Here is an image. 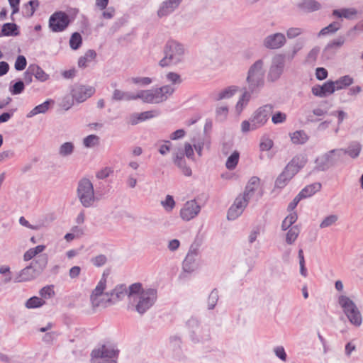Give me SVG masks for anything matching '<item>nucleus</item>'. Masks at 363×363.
<instances>
[{
	"label": "nucleus",
	"mask_w": 363,
	"mask_h": 363,
	"mask_svg": "<svg viewBox=\"0 0 363 363\" xmlns=\"http://www.w3.org/2000/svg\"><path fill=\"white\" fill-rule=\"evenodd\" d=\"M250 94H252L249 90L248 91H245L242 96L240 97V99H239V101H238L237 104H236V111L238 112V113H240L244 106L247 105V104L248 103V101H250Z\"/></svg>",
	"instance_id": "obj_48"
},
{
	"label": "nucleus",
	"mask_w": 363,
	"mask_h": 363,
	"mask_svg": "<svg viewBox=\"0 0 363 363\" xmlns=\"http://www.w3.org/2000/svg\"><path fill=\"white\" fill-rule=\"evenodd\" d=\"M106 286V278L105 274H103L101 280L98 282L96 288L93 290L90 301L94 308L97 307L106 308L112 306L113 303H107L106 300L110 298L109 292L104 293Z\"/></svg>",
	"instance_id": "obj_8"
},
{
	"label": "nucleus",
	"mask_w": 363,
	"mask_h": 363,
	"mask_svg": "<svg viewBox=\"0 0 363 363\" xmlns=\"http://www.w3.org/2000/svg\"><path fill=\"white\" fill-rule=\"evenodd\" d=\"M99 143V138L96 135H89L83 140V145L87 148L96 146Z\"/></svg>",
	"instance_id": "obj_53"
},
{
	"label": "nucleus",
	"mask_w": 363,
	"mask_h": 363,
	"mask_svg": "<svg viewBox=\"0 0 363 363\" xmlns=\"http://www.w3.org/2000/svg\"><path fill=\"white\" fill-rule=\"evenodd\" d=\"M297 218L298 216L296 213L295 212L291 213L289 216H287L282 221V230H286L288 229H290V227L296 221Z\"/></svg>",
	"instance_id": "obj_47"
},
{
	"label": "nucleus",
	"mask_w": 363,
	"mask_h": 363,
	"mask_svg": "<svg viewBox=\"0 0 363 363\" xmlns=\"http://www.w3.org/2000/svg\"><path fill=\"white\" fill-rule=\"evenodd\" d=\"M2 36H17L19 35L18 26L13 23H6L1 30Z\"/></svg>",
	"instance_id": "obj_33"
},
{
	"label": "nucleus",
	"mask_w": 363,
	"mask_h": 363,
	"mask_svg": "<svg viewBox=\"0 0 363 363\" xmlns=\"http://www.w3.org/2000/svg\"><path fill=\"white\" fill-rule=\"evenodd\" d=\"M160 112L157 110H152V111H144L142 113H138L140 116V121H145L146 120L152 118L155 116H157L159 115Z\"/></svg>",
	"instance_id": "obj_58"
},
{
	"label": "nucleus",
	"mask_w": 363,
	"mask_h": 363,
	"mask_svg": "<svg viewBox=\"0 0 363 363\" xmlns=\"http://www.w3.org/2000/svg\"><path fill=\"white\" fill-rule=\"evenodd\" d=\"M240 153L238 151L235 150L227 159L225 167L229 170H233L239 161Z\"/></svg>",
	"instance_id": "obj_44"
},
{
	"label": "nucleus",
	"mask_w": 363,
	"mask_h": 363,
	"mask_svg": "<svg viewBox=\"0 0 363 363\" xmlns=\"http://www.w3.org/2000/svg\"><path fill=\"white\" fill-rule=\"evenodd\" d=\"M362 145L358 141H352L346 148H340L342 150V156L347 155L352 159H357L362 151Z\"/></svg>",
	"instance_id": "obj_25"
},
{
	"label": "nucleus",
	"mask_w": 363,
	"mask_h": 363,
	"mask_svg": "<svg viewBox=\"0 0 363 363\" xmlns=\"http://www.w3.org/2000/svg\"><path fill=\"white\" fill-rule=\"evenodd\" d=\"M320 52V48L318 47V46H315L314 48H313L308 53L307 56H306V62L308 63H313L314 62L317 57H318V55Z\"/></svg>",
	"instance_id": "obj_56"
},
{
	"label": "nucleus",
	"mask_w": 363,
	"mask_h": 363,
	"mask_svg": "<svg viewBox=\"0 0 363 363\" xmlns=\"http://www.w3.org/2000/svg\"><path fill=\"white\" fill-rule=\"evenodd\" d=\"M119 351L112 346L102 345L91 352V363H117Z\"/></svg>",
	"instance_id": "obj_10"
},
{
	"label": "nucleus",
	"mask_w": 363,
	"mask_h": 363,
	"mask_svg": "<svg viewBox=\"0 0 363 363\" xmlns=\"http://www.w3.org/2000/svg\"><path fill=\"white\" fill-rule=\"evenodd\" d=\"M311 91L313 95L318 97H325L335 92L334 84L328 81L323 85H315L312 87Z\"/></svg>",
	"instance_id": "obj_24"
},
{
	"label": "nucleus",
	"mask_w": 363,
	"mask_h": 363,
	"mask_svg": "<svg viewBox=\"0 0 363 363\" xmlns=\"http://www.w3.org/2000/svg\"><path fill=\"white\" fill-rule=\"evenodd\" d=\"M216 116L220 120H223L226 118L228 113V108L226 106H220L216 108Z\"/></svg>",
	"instance_id": "obj_64"
},
{
	"label": "nucleus",
	"mask_w": 363,
	"mask_h": 363,
	"mask_svg": "<svg viewBox=\"0 0 363 363\" xmlns=\"http://www.w3.org/2000/svg\"><path fill=\"white\" fill-rule=\"evenodd\" d=\"M342 27L340 21H333L326 27L322 28L318 34V37L333 34L338 31Z\"/></svg>",
	"instance_id": "obj_37"
},
{
	"label": "nucleus",
	"mask_w": 363,
	"mask_h": 363,
	"mask_svg": "<svg viewBox=\"0 0 363 363\" xmlns=\"http://www.w3.org/2000/svg\"><path fill=\"white\" fill-rule=\"evenodd\" d=\"M96 57V53L93 50H89L86 52L84 56L81 57L78 61L79 67H86L87 63L91 62Z\"/></svg>",
	"instance_id": "obj_42"
},
{
	"label": "nucleus",
	"mask_w": 363,
	"mask_h": 363,
	"mask_svg": "<svg viewBox=\"0 0 363 363\" xmlns=\"http://www.w3.org/2000/svg\"><path fill=\"white\" fill-rule=\"evenodd\" d=\"M30 71L33 74L35 77L40 82H45L49 78V75L37 65H30Z\"/></svg>",
	"instance_id": "obj_41"
},
{
	"label": "nucleus",
	"mask_w": 363,
	"mask_h": 363,
	"mask_svg": "<svg viewBox=\"0 0 363 363\" xmlns=\"http://www.w3.org/2000/svg\"><path fill=\"white\" fill-rule=\"evenodd\" d=\"M338 220V216L335 214H331L322 220V222L320 224V228H325L330 227L336 223V222Z\"/></svg>",
	"instance_id": "obj_51"
},
{
	"label": "nucleus",
	"mask_w": 363,
	"mask_h": 363,
	"mask_svg": "<svg viewBox=\"0 0 363 363\" xmlns=\"http://www.w3.org/2000/svg\"><path fill=\"white\" fill-rule=\"evenodd\" d=\"M259 182V179L257 177H253L250 179L249 183L247 184L244 192L246 194V196H253L255 188L258 186Z\"/></svg>",
	"instance_id": "obj_46"
},
{
	"label": "nucleus",
	"mask_w": 363,
	"mask_h": 363,
	"mask_svg": "<svg viewBox=\"0 0 363 363\" xmlns=\"http://www.w3.org/2000/svg\"><path fill=\"white\" fill-rule=\"evenodd\" d=\"M218 300V291L217 289H213L210 293L208 300H207V306L208 310H212L215 308Z\"/></svg>",
	"instance_id": "obj_52"
},
{
	"label": "nucleus",
	"mask_w": 363,
	"mask_h": 363,
	"mask_svg": "<svg viewBox=\"0 0 363 363\" xmlns=\"http://www.w3.org/2000/svg\"><path fill=\"white\" fill-rule=\"evenodd\" d=\"M77 196L84 207L89 208L93 206L96 198L93 184L89 179L83 178L79 182Z\"/></svg>",
	"instance_id": "obj_9"
},
{
	"label": "nucleus",
	"mask_w": 363,
	"mask_h": 363,
	"mask_svg": "<svg viewBox=\"0 0 363 363\" xmlns=\"http://www.w3.org/2000/svg\"><path fill=\"white\" fill-rule=\"evenodd\" d=\"M337 301L350 323L359 327L362 323V316L355 303L345 295L339 296Z\"/></svg>",
	"instance_id": "obj_7"
},
{
	"label": "nucleus",
	"mask_w": 363,
	"mask_h": 363,
	"mask_svg": "<svg viewBox=\"0 0 363 363\" xmlns=\"http://www.w3.org/2000/svg\"><path fill=\"white\" fill-rule=\"evenodd\" d=\"M157 289L143 288L141 283H134L129 286L128 308L135 310L140 315L145 313L156 302Z\"/></svg>",
	"instance_id": "obj_1"
},
{
	"label": "nucleus",
	"mask_w": 363,
	"mask_h": 363,
	"mask_svg": "<svg viewBox=\"0 0 363 363\" xmlns=\"http://www.w3.org/2000/svg\"><path fill=\"white\" fill-rule=\"evenodd\" d=\"M286 120V113L277 111L275 113H274L272 116V121L274 124H279L283 123Z\"/></svg>",
	"instance_id": "obj_61"
},
{
	"label": "nucleus",
	"mask_w": 363,
	"mask_h": 363,
	"mask_svg": "<svg viewBox=\"0 0 363 363\" xmlns=\"http://www.w3.org/2000/svg\"><path fill=\"white\" fill-rule=\"evenodd\" d=\"M298 8L305 12H313L321 9V4L315 0H303L298 5Z\"/></svg>",
	"instance_id": "obj_30"
},
{
	"label": "nucleus",
	"mask_w": 363,
	"mask_h": 363,
	"mask_svg": "<svg viewBox=\"0 0 363 363\" xmlns=\"http://www.w3.org/2000/svg\"><path fill=\"white\" fill-rule=\"evenodd\" d=\"M82 43V38L80 33H74L69 39V46L72 50H77L80 48Z\"/></svg>",
	"instance_id": "obj_49"
},
{
	"label": "nucleus",
	"mask_w": 363,
	"mask_h": 363,
	"mask_svg": "<svg viewBox=\"0 0 363 363\" xmlns=\"http://www.w3.org/2000/svg\"><path fill=\"white\" fill-rule=\"evenodd\" d=\"M48 256L45 254L38 256L30 265L35 269V272L39 275L44 271L48 264Z\"/></svg>",
	"instance_id": "obj_29"
},
{
	"label": "nucleus",
	"mask_w": 363,
	"mask_h": 363,
	"mask_svg": "<svg viewBox=\"0 0 363 363\" xmlns=\"http://www.w3.org/2000/svg\"><path fill=\"white\" fill-rule=\"evenodd\" d=\"M164 57L159 62L160 66H177L184 62L185 48L178 41L168 40L164 48Z\"/></svg>",
	"instance_id": "obj_3"
},
{
	"label": "nucleus",
	"mask_w": 363,
	"mask_h": 363,
	"mask_svg": "<svg viewBox=\"0 0 363 363\" xmlns=\"http://www.w3.org/2000/svg\"><path fill=\"white\" fill-rule=\"evenodd\" d=\"M286 43V37L283 33H276L267 35L263 41L265 48L276 50L281 48Z\"/></svg>",
	"instance_id": "obj_18"
},
{
	"label": "nucleus",
	"mask_w": 363,
	"mask_h": 363,
	"mask_svg": "<svg viewBox=\"0 0 363 363\" xmlns=\"http://www.w3.org/2000/svg\"><path fill=\"white\" fill-rule=\"evenodd\" d=\"M71 23L69 16L64 11H55L49 18V28L54 33L65 30Z\"/></svg>",
	"instance_id": "obj_13"
},
{
	"label": "nucleus",
	"mask_w": 363,
	"mask_h": 363,
	"mask_svg": "<svg viewBox=\"0 0 363 363\" xmlns=\"http://www.w3.org/2000/svg\"><path fill=\"white\" fill-rule=\"evenodd\" d=\"M358 11L354 8H342L334 9L332 11V16L337 18H346L348 20L354 19Z\"/></svg>",
	"instance_id": "obj_26"
},
{
	"label": "nucleus",
	"mask_w": 363,
	"mask_h": 363,
	"mask_svg": "<svg viewBox=\"0 0 363 363\" xmlns=\"http://www.w3.org/2000/svg\"><path fill=\"white\" fill-rule=\"evenodd\" d=\"M342 157V150L340 148L328 151L315 160V169L318 171H326L335 166Z\"/></svg>",
	"instance_id": "obj_12"
},
{
	"label": "nucleus",
	"mask_w": 363,
	"mask_h": 363,
	"mask_svg": "<svg viewBox=\"0 0 363 363\" xmlns=\"http://www.w3.org/2000/svg\"><path fill=\"white\" fill-rule=\"evenodd\" d=\"M291 140L294 144L303 145L308 140V136L304 130H296L290 134Z\"/></svg>",
	"instance_id": "obj_39"
},
{
	"label": "nucleus",
	"mask_w": 363,
	"mask_h": 363,
	"mask_svg": "<svg viewBox=\"0 0 363 363\" xmlns=\"http://www.w3.org/2000/svg\"><path fill=\"white\" fill-rule=\"evenodd\" d=\"M53 288V285H48L43 287L39 291V295L40 296V298L45 300L53 297L55 296V291Z\"/></svg>",
	"instance_id": "obj_50"
},
{
	"label": "nucleus",
	"mask_w": 363,
	"mask_h": 363,
	"mask_svg": "<svg viewBox=\"0 0 363 363\" xmlns=\"http://www.w3.org/2000/svg\"><path fill=\"white\" fill-rule=\"evenodd\" d=\"M172 161L174 164L181 170L184 175L186 177L191 175V169L186 165L182 149L179 148L177 152L173 153Z\"/></svg>",
	"instance_id": "obj_20"
},
{
	"label": "nucleus",
	"mask_w": 363,
	"mask_h": 363,
	"mask_svg": "<svg viewBox=\"0 0 363 363\" xmlns=\"http://www.w3.org/2000/svg\"><path fill=\"white\" fill-rule=\"evenodd\" d=\"M53 103L52 100L48 99L43 104L36 106L27 114V118H32L38 114L45 113L48 111L50 105Z\"/></svg>",
	"instance_id": "obj_32"
},
{
	"label": "nucleus",
	"mask_w": 363,
	"mask_h": 363,
	"mask_svg": "<svg viewBox=\"0 0 363 363\" xmlns=\"http://www.w3.org/2000/svg\"><path fill=\"white\" fill-rule=\"evenodd\" d=\"M59 333L54 331H48L45 333L42 337V340L46 344H52L57 337Z\"/></svg>",
	"instance_id": "obj_57"
},
{
	"label": "nucleus",
	"mask_w": 363,
	"mask_h": 363,
	"mask_svg": "<svg viewBox=\"0 0 363 363\" xmlns=\"http://www.w3.org/2000/svg\"><path fill=\"white\" fill-rule=\"evenodd\" d=\"M307 162V158L303 155H298L293 157L284 168L290 172L291 175H296L299 170L303 168Z\"/></svg>",
	"instance_id": "obj_23"
},
{
	"label": "nucleus",
	"mask_w": 363,
	"mask_h": 363,
	"mask_svg": "<svg viewBox=\"0 0 363 363\" xmlns=\"http://www.w3.org/2000/svg\"><path fill=\"white\" fill-rule=\"evenodd\" d=\"M272 111L273 106L270 104H266L258 108L249 121L245 120L241 123V131L246 133L262 127L268 121Z\"/></svg>",
	"instance_id": "obj_5"
},
{
	"label": "nucleus",
	"mask_w": 363,
	"mask_h": 363,
	"mask_svg": "<svg viewBox=\"0 0 363 363\" xmlns=\"http://www.w3.org/2000/svg\"><path fill=\"white\" fill-rule=\"evenodd\" d=\"M183 345L182 335L174 334L169 336L168 339L169 356L173 361L185 362L187 360V356L184 352Z\"/></svg>",
	"instance_id": "obj_11"
},
{
	"label": "nucleus",
	"mask_w": 363,
	"mask_h": 363,
	"mask_svg": "<svg viewBox=\"0 0 363 363\" xmlns=\"http://www.w3.org/2000/svg\"><path fill=\"white\" fill-rule=\"evenodd\" d=\"M161 205L167 211H172L175 206V201L173 196L171 195H167L165 198V200L161 201Z\"/></svg>",
	"instance_id": "obj_55"
},
{
	"label": "nucleus",
	"mask_w": 363,
	"mask_h": 363,
	"mask_svg": "<svg viewBox=\"0 0 363 363\" xmlns=\"http://www.w3.org/2000/svg\"><path fill=\"white\" fill-rule=\"evenodd\" d=\"M294 177V175H291L290 172L284 169L277 178L274 184L275 187L278 189L284 188Z\"/></svg>",
	"instance_id": "obj_35"
},
{
	"label": "nucleus",
	"mask_w": 363,
	"mask_h": 363,
	"mask_svg": "<svg viewBox=\"0 0 363 363\" xmlns=\"http://www.w3.org/2000/svg\"><path fill=\"white\" fill-rule=\"evenodd\" d=\"M182 0H166L163 1L157 11L160 18L167 16L173 13L179 6Z\"/></svg>",
	"instance_id": "obj_22"
},
{
	"label": "nucleus",
	"mask_w": 363,
	"mask_h": 363,
	"mask_svg": "<svg viewBox=\"0 0 363 363\" xmlns=\"http://www.w3.org/2000/svg\"><path fill=\"white\" fill-rule=\"evenodd\" d=\"M252 196H247L245 192L239 195L235 200L233 204L228 211L227 218L229 220H233L238 218L243 212L245 208L248 204L249 201Z\"/></svg>",
	"instance_id": "obj_14"
},
{
	"label": "nucleus",
	"mask_w": 363,
	"mask_h": 363,
	"mask_svg": "<svg viewBox=\"0 0 363 363\" xmlns=\"http://www.w3.org/2000/svg\"><path fill=\"white\" fill-rule=\"evenodd\" d=\"M188 335L193 344H205L211 339V327L201 323L197 318L191 317L186 322Z\"/></svg>",
	"instance_id": "obj_4"
},
{
	"label": "nucleus",
	"mask_w": 363,
	"mask_h": 363,
	"mask_svg": "<svg viewBox=\"0 0 363 363\" xmlns=\"http://www.w3.org/2000/svg\"><path fill=\"white\" fill-rule=\"evenodd\" d=\"M38 276L39 274L35 272V269H34V268H33V267L30 264L19 272L18 277L16 278L15 281H28L38 277Z\"/></svg>",
	"instance_id": "obj_27"
},
{
	"label": "nucleus",
	"mask_w": 363,
	"mask_h": 363,
	"mask_svg": "<svg viewBox=\"0 0 363 363\" xmlns=\"http://www.w3.org/2000/svg\"><path fill=\"white\" fill-rule=\"evenodd\" d=\"M198 255V246L191 245L183 262V270L185 272L191 273L197 268L196 257Z\"/></svg>",
	"instance_id": "obj_17"
},
{
	"label": "nucleus",
	"mask_w": 363,
	"mask_h": 363,
	"mask_svg": "<svg viewBox=\"0 0 363 363\" xmlns=\"http://www.w3.org/2000/svg\"><path fill=\"white\" fill-rule=\"evenodd\" d=\"M346 41L345 37L340 35L337 38L330 41L323 50V52H330L333 50H337L340 48L345 44Z\"/></svg>",
	"instance_id": "obj_36"
},
{
	"label": "nucleus",
	"mask_w": 363,
	"mask_h": 363,
	"mask_svg": "<svg viewBox=\"0 0 363 363\" xmlns=\"http://www.w3.org/2000/svg\"><path fill=\"white\" fill-rule=\"evenodd\" d=\"M201 206L195 200L186 201L180 210V217L185 221L194 218L200 212Z\"/></svg>",
	"instance_id": "obj_16"
},
{
	"label": "nucleus",
	"mask_w": 363,
	"mask_h": 363,
	"mask_svg": "<svg viewBox=\"0 0 363 363\" xmlns=\"http://www.w3.org/2000/svg\"><path fill=\"white\" fill-rule=\"evenodd\" d=\"M129 286L127 287L124 284H120L116 286L114 289L109 292L110 298L106 300L107 303L116 304L118 301L123 299L125 296L128 297Z\"/></svg>",
	"instance_id": "obj_21"
},
{
	"label": "nucleus",
	"mask_w": 363,
	"mask_h": 363,
	"mask_svg": "<svg viewBox=\"0 0 363 363\" xmlns=\"http://www.w3.org/2000/svg\"><path fill=\"white\" fill-rule=\"evenodd\" d=\"M285 66V56L278 54L272 57V63L269 69L267 78L270 82L278 80L284 72Z\"/></svg>",
	"instance_id": "obj_15"
},
{
	"label": "nucleus",
	"mask_w": 363,
	"mask_h": 363,
	"mask_svg": "<svg viewBox=\"0 0 363 363\" xmlns=\"http://www.w3.org/2000/svg\"><path fill=\"white\" fill-rule=\"evenodd\" d=\"M74 99L73 96H65L60 103V106L65 111L69 110L74 104Z\"/></svg>",
	"instance_id": "obj_63"
},
{
	"label": "nucleus",
	"mask_w": 363,
	"mask_h": 363,
	"mask_svg": "<svg viewBox=\"0 0 363 363\" xmlns=\"http://www.w3.org/2000/svg\"><path fill=\"white\" fill-rule=\"evenodd\" d=\"M45 303V301L43 298L38 296H33L26 301L25 306L28 309H33L40 308Z\"/></svg>",
	"instance_id": "obj_43"
},
{
	"label": "nucleus",
	"mask_w": 363,
	"mask_h": 363,
	"mask_svg": "<svg viewBox=\"0 0 363 363\" xmlns=\"http://www.w3.org/2000/svg\"><path fill=\"white\" fill-rule=\"evenodd\" d=\"M303 33V29L298 27H291L286 30V35L288 38L292 39L298 37Z\"/></svg>",
	"instance_id": "obj_62"
},
{
	"label": "nucleus",
	"mask_w": 363,
	"mask_h": 363,
	"mask_svg": "<svg viewBox=\"0 0 363 363\" xmlns=\"http://www.w3.org/2000/svg\"><path fill=\"white\" fill-rule=\"evenodd\" d=\"M264 62L263 59L256 60L247 72L246 81L248 89L252 93H257L264 84L265 75Z\"/></svg>",
	"instance_id": "obj_6"
},
{
	"label": "nucleus",
	"mask_w": 363,
	"mask_h": 363,
	"mask_svg": "<svg viewBox=\"0 0 363 363\" xmlns=\"http://www.w3.org/2000/svg\"><path fill=\"white\" fill-rule=\"evenodd\" d=\"M25 89L24 82L21 80H18L15 82L13 85L10 86L9 91L13 95H17L21 94Z\"/></svg>",
	"instance_id": "obj_54"
},
{
	"label": "nucleus",
	"mask_w": 363,
	"mask_h": 363,
	"mask_svg": "<svg viewBox=\"0 0 363 363\" xmlns=\"http://www.w3.org/2000/svg\"><path fill=\"white\" fill-rule=\"evenodd\" d=\"M74 151V143L72 142H65L59 147L58 154L62 157H67L72 155Z\"/></svg>",
	"instance_id": "obj_40"
},
{
	"label": "nucleus",
	"mask_w": 363,
	"mask_h": 363,
	"mask_svg": "<svg viewBox=\"0 0 363 363\" xmlns=\"http://www.w3.org/2000/svg\"><path fill=\"white\" fill-rule=\"evenodd\" d=\"M173 89L170 86L159 87L156 89L140 90L137 94L130 91H124L120 89H114L112 95L113 101H133L141 99L143 102L147 104H160L167 101Z\"/></svg>",
	"instance_id": "obj_2"
},
{
	"label": "nucleus",
	"mask_w": 363,
	"mask_h": 363,
	"mask_svg": "<svg viewBox=\"0 0 363 363\" xmlns=\"http://www.w3.org/2000/svg\"><path fill=\"white\" fill-rule=\"evenodd\" d=\"M91 262L96 267L104 266L107 262V257L104 255H97L91 259Z\"/></svg>",
	"instance_id": "obj_60"
},
{
	"label": "nucleus",
	"mask_w": 363,
	"mask_h": 363,
	"mask_svg": "<svg viewBox=\"0 0 363 363\" xmlns=\"http://www.w3.org/2000/svg\"><path fill=\"white\" fill-rule=\"evenodd\" d=\"M300 233V229L298 225L291 227L286 235V242L289 245H292L297 239Z\"/></svg>",
	"instance_id": "obj_45"
},
{
	"label": "nucleus",
	"mask_w": 363,
	"mask_h": 363,
	"mask_svg": "<svg viewBox=\"0 0 363 363\" xmlns=\"http://www.w3.org/2000/svg\"><path fill=\"white\" fill-rule=\"evenodd\" d=\"M95 92V89L90 86L79 85L72 90V96L78 103H82L91 97Z\"/></svg>",
	"instance_id": "obj_19"
},
{
	"label": "nucleus",
	"mask_w": 363,
	"mask_h": 363,
	"mask_svg": "<svg viewBox=\"0 0 363 363\" xmlns=\"http://www.w3.org/2000/svg\"><path fill=\"white\" fill-rule=\"evenodd\" d=\"M166 78L169 82H171V84L164 85V86H162V87L170 86L173 89L172 92L168 96H167V100L175 91V90H176L175 85L180 84L182 83V80L181 79V76L179 74H177L176 72H169L166 75Z\"/></svg>",
	"instance_id": "obj_34"
},
{
	"label": "nucleus",
	"mask_w": 363,
	"mask_h": 363,
	"mask_svg": "<svg viewBox=\"0 0 363 363\" xmlns=\"http://www.w3.org/2000/svg\"><path fill=\"white\" fill-rule=\"evenodd\" d=\"M27 65V60L23 55H18L16 60L14 67L17 71L23 70Z\"/></svg>",
	"instance_id": "obj_59"
},
{
	"label": "nucleus",
	"mask_w": 363,
	"mask_h": 363,
	"mask_svg": "<svg viewBox=\"0 0 363 363\" xmlns=\"http://www.w3.org/2000/svg\"><path fill=\"white\" fill-rule=\"evenodd\" d=\"M321 186L322 185L320 182H315L305 186L298 194L303 199H306L319 191Z\"/></svg>",
	"instance_id": "obj_31"
},
{
	"label": "nucleus",
	"mask_w": 363,
	"mask_h": 363,
	"mask_svg": "<svg viewBox=\"0 0 363 363\" xmlns=\"http://www.w3.org/2000/svg\"><path fill=\"white\" fill-rule=\"evenodd\" d=\"M238 91V86H230L219 91L214 92L213 94V99L215 101L228 99L233 96L237 93Z\"/></svg>",
	"instance_id": "obj_28"
},
{
	"label": "nucleus",
	"mask_w": 363,
	"mask_h": 363,
	"mask_svg": "<svg viewBox=\"0 0 363 363\" xmlns=\"http://www.w3.org/2000/svg\"><path fill=\"white\" fill-rule=\"evenodd\" d=\"M334 84L335 91L349 86L353 83V79L349 75H345L336 81H330Z\"/></svg>",
	"instance_id": "obj_38"
}]
</instances>
